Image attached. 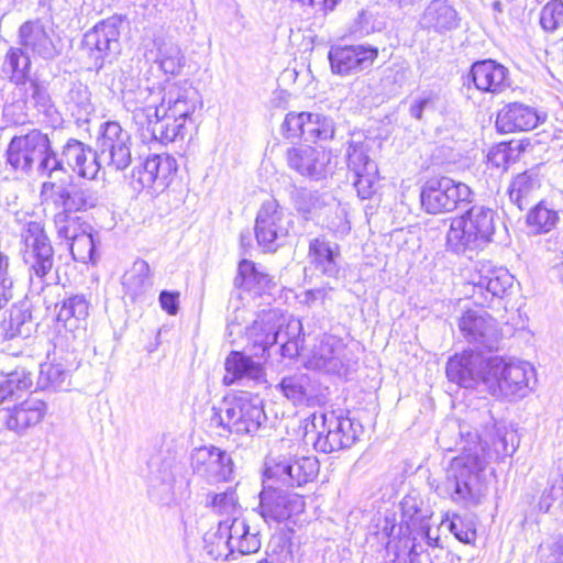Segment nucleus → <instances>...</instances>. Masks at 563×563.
<instances>
[{
  "instance_id": "f257e3e1",
  "label": "nucleus",
  "mask_w": 563,
  "mask_h": 563,
  "mask_svg": "<svg viewBox=\"0 0 563 563\" xmlns=\"http://www.w3.org/2000/svg\"><path fill=\"white\" fill-rule=\"evenodd\" d=\"M449 429H457L460 442L456 450L462 454L452 460L445 479L437 488L438 493L463 507L478 505L483 496L482 472L488 461L512 455L517 437L504 423H497L489 410H473L467 421L453 422L440 432L438 441L441 446L452 451L445 442Z\"/></svg>"
},
{
  "instance_id": "f03ea898",
  "label": "nucleus",
  "mask_w": 563,
  "mask_h": 563,
  "mask_svg": "<svg viewBox=\"0 0 563 563\" xmlns=\"http://www.w3.org/2000/svg\"><path fill=\"white\" fill-rule=\"evenodd\" d=\"M16 221L21 224V252L29 274L30 288L33 292L41 294L46 286L55 284L58 279L53 272L54 247L43 221L35 220L29 214L16 218Z\"/></svg>"
},
{
  "instance_id": "7ed1b4c3",
  "label": "nucleus",
  "mask_w": 563,
  "mask_h": 563,
  "mask_svg": "<svg viewBox=\"0 0 563 563\" xmlns=\"http://www.w3.org/2000/svg\"><path fill=\"white\" fill-rule=\"evenodd\" d=\"M4 157L11 170L26 176L35 172L40 176L52 177L54 167L60 166L48 135L38 129L14 135L7 146Z\"/></svg>"
},
{
  "instance_id": "20e7f679",
  "label": "nucleus",
  "mask_w": 563,
  "mask_h": 563,
  "mask_svg": "<svg viewBox=\"0 0 563 563\" xmlns=\"http://www.w3.org/2000/svg\"><path fill=\"white\" fill-rule=\"evenodd\" d=\"M210 426L238 435H254L267 421L263 400L243 391L212 406Z\"/></svg>"
},
{
  "instance_id": "39448f33",
  "label": "nucleus",
  "mask_w": 563,
  "mask_h": 563,
  "mask_svg": "<svg viewBox=\"0 0 563 563\" xmlns=\"http://www.w3.org/2000/svg\"><path fill=\"white\" fill-rule=\"evenodd\" d=\"M495 233V211L474 205L459 217L451 219L446 233V249L455 254L483 250Z\"/></svg>"
},
{
  "instance_id": "423d86ee",
  "label": "nucleus",
  "mask_w": 563,
  "mask_h": 563,
  "mask_svg": "<svg viewBox=\"0 0 563 563\" xmlns=\"http://www.w3.org/2000/svg\"><path fill=\"white\" fill-rule=\"evenodd\" d=\"M533 377L534 371L529 363L506 361L500 356L487 357L485 387L495 397H525L531 390L530 380Z\"/></svg>"
},
{
  "instance_id": "0eeeda50",
  "label": "nucleus",
  "mask_w": 563,
  "mask_h": 563,
  "mask_svg": "<svg viewBox=\"0 0 563 563\" xmlns=\"http://www.w3.org/2000/svg\"><path fill=\"white\" fill-rule=\"evenodd\" d=\"M312 427L316 429L313 446L322 453L351 448L363 433L361 422L351 419L342 410L313 415Z\"/></svg>"
},
{
  "instance_id": "6e6552de",
  "label": "nucleus",
  "mask_w": 563,
  "mask_h": 563,
  "mask_svg": "<svg viewBox=\"0 0 563 563\" xmlns=\"http://www.w3.org/2000/svg\"><path fill=\"white\" fill-rule=\"evenodd\" d=\"M307 363L312 369L343 378L354 373L357 366L356 357L343 339L328 333L317 339Z\"/></svg>"
},
{
  "instance_id": "1a4fd4ad",
  "label": "nucleus",
  "mask_w": 563,
  "mask_h": 563,
  "mask_svg": "<svg viewBox=\"0 0 563 563\" xmlns=\"http://www.w3.org/2000/svg\"><path fill=\"white\" fill-rule=\"evenodd\" d=\"M473 192L471 188L451 177H431L420 190L421 208L429 214L452 212L463 205L470 203Z\"/></svg>"
},
{
  "instance_id": "9d476101",
  "label": "nucleus",
  "mask_w": 563,
  "mask_h": 563,
  "mask_svg": "<svg viewBox=\"0 0 563 563\" xmlns=\"http://www.w3.org/2000/svg\"><path fill=\"white\" fill-rule=\"evenodd\" d=\"M118 16H110L87 31L82 38V47L91 60L92 68L99 71L107 63H112L121 52L120 26Z\"/></svg>"
},
{
  "instance_id": "9b49d317",
  "label": "nucleus",
  "mask_w": 563,
  "mask_h": 563,
  "mask_svg": "<svg viewBox=\"0 0 563 563\" xmlns=\"http://www.w3.org/2000/svg\"><path fill=\"white\" fill-rule=\"evenodd\" d=\"M131 146V135L119 122L107 121L100 125L96 151L101 168L126 169L132 163Z\"/></svg>"
},
{
  "instance_id": "f8f14e48",
  "label": "nucleus",
  "mask_w": 563,
  "mask_h": 563,
  "mask_svg": "<svg viewBox=\"0 0 563 563\" xmlns=\"http://www.w3.org/2000/svg\"><path fill=\"white\" fill-rule=\"evenodd\" d=\"M292 220L276 199L265 200L255 220V238L265 252H274L284 244Z\"/></svg>"
},
{
  "instance_id": "ddd939ff",
  "label": "nucleus",
  "mask_w": 563,
  "mask_h": 563,
  "mask_svg": "<svg viewBox=\"0 0 563 563\" xmlns=\"http://www.w3.org/2000/svg\"><path fill=\"white\" fill-rule=\"evenodd\" d=\"M278 485L265 477L260 493V515L268 525L285 522L305 509L302 496L286 492Z\"/></svg>"
},
{
  "instance_id": "4468645a",
  "label": "nucleus",
  "mask_w": 563,
  "mask_h": 563,
  "mask_svg": "<svg viewBox=\"0 0 563 563\" xmlns=\"http://www.w3.org/2000/svg\"><path fill=\"white\" fill-rule=\"evenodd\" d=\"M319 467L316 456H283L272 465H266L264 476L280 486L301 487L317 477Z\"/></svg>"
},
{
  "instance_id": "2eb2a0df",
  "label": "nucleus",
  "mask_w": 563,
  "mask_h": 563,
  "mask_svg": "<svg viewBox=\"0 0 563 563\" xmlns=\"http://www.w3.org/2000/svg\"><path fill=\"white\" fill-rule=\"evenodd\" d=\"M470 284L473 287L472 298L479 306L488 305L495 298H503L514 284V276L504 267L490 262H479Z\"/></svg>"
},
{
  "instance_id": "dca6fc26",
  "label": "nucleus",
  "mask_w": 563,
  "mask_h": 563,
  "mask_svg": "<svg viewBox=\"0 0 563 563\" xmlns=\"http://www.w3.org/2000/svg\"><path fill=\"white\" fill-rule=\"evenodd\" d=\"M190 466L194 474L211 484L230 482L234 473L231 454L214 445L195 448L190 453Z\"/></svg>"
},
{
  "instance_id": "f3484780",
  "label": "nucleus",
  "mask_w": 563,
  "mask_h": 563,
  "mask_svg": "<svg viewBox=\"0 0 563 563\" xmlns=\"http://www.w3.org/2000/svg\"><path fill=\"white\" fill-rule=\"evenodd\" d=\"M176 172L177 162L173 156L154 154L133 168L131 184L135 190L152 189L158 194L168 187Z\"/></svg>"
},
{
  "instance_id": "a211bd4d",
  "label": "nucleus",
  "mask_w": 563,
  "mask_h": 563,
  "mask_svg": "<svg viewBox=\"0 0 563 563\" xmlns=\"http://www.w3.org/2000/svg\"><path fill=\"white\" fill-rule=\"evenodd\" d=\"M379 55L371 44L336 45L328 53L331 71L341 77L353 76L373 66Z\"/></svg>"
},
{
  "instance_id": "6ab92c4d",
  "label": "nucleus",
  "mask_w": 563,
  "mask_h": 563,
  "mask_svg": "<svg viewBox=\"0 0 563 563\" xmlns=\"http://www.w3.org/2000/svg\"><path fill=\"white\" fill-rule=\"evenodd\" d=\"M459 329L464 339L475 350L498 349L500 332L497 321L485 311L467 310L459 320Z\"/></svg>"
},
{
  "instance_id": "aec40b11",
  "label": "nucleus",
  "mask_w": 563,
  "mask_h": 563,
  "mask_svg": "<svg viewBox=\"0 0 563 563\" xmlns=\"http://www.w3.org/2000/svg\"><path fill=\"white\" fill-rule=\"evenodd\" d=\"M285 319L278 310H263L245 328L249 343L252 345L253 356L260 360L268 357V350L283 336Z\"/></svg>"
},
{
  "instance_id": "412c9836",
  "label": "nucleus",
  "mask_w": 563,
  "mask_h": 563,
  "mask_svg": "<svg viewBox=\"0 0 563 563\" xmlns=\"http://www.w3.org/2000/svg\"><path fill=\"white\" fill-rule=\"evenodd\" d=\"M217 545L223 544L229 553H255L261 549V539L257 530L251 531L245 519L234 517L221 520L214 534Z\"/></svg>"
},
{
  "instance_id": "4be33fe9",
  "label": "nucleus",
  "mask_w": 563,
  "mask_h": 563,
  "mask_svg": "<svg viewBox=\"0 0 563 563\" xmlns=\"http://www.w3.org/2000/svg\"><path fill=\"white\" fill-rule=\"evenodd\" d=\"M288 167L302 177L320 180L331 174V154L310 145L292 146L287 150Z\"/></svg>"
},
{
  "instance_id": "5701e85b",
  "label": "nucleus",
  "mask_w": 563,
  "mask_h": 563,
  "mask_svg": "<svg viewBox=\"0 0 563 563\" xmlns=\"http://www.w3.org/2000/svg\"><path fill=\"white\" fill-rule=\"evenodd\" d=\"M487 357L482 351H465L455 354L446 363V377L450 382L464 388L485 386Z\"/></svg>"
},
{
  "instance_id": "b1692460",
  "label": "nucleus",
  "mask_w": 563,
  "mask_h": 563,
  "mask_svg": "<svg viewBox=\"0 0 563 563\" xmlns=\"http://www.w3.org/2000/svg\"><path fill=\"white\" fill-rule=\"evenodd\" d=\"M98 161L96 150L79 140L69 139L63 145L60 155L57 154L60 166L54 167V173L66 174L69 168L82 178L95 179L101 169Z\"/></svg>"
},
{
  "instance_id": "393cba45",
  "label": "nucleus",
  "mask_w": 563,
  "mask_h": 563,
  "mask_svg": "<svg viewBox=\"0 0 563 563\" xmlns=\"http://www.w3.org/2000/svg\"><path fill=\"white\" fill-rule=\"evenodd\" d=\"M46 402L29 398L18 405L0 409V423L18 437L37 426L46 416Z\"/></svg>"
},
{
  "instance_id": "a878e982",
  "label": "nucleus",
  "mask_w": 563,
  "mask_h": 563,
  "mask_svg": "<svg viewBox=\"0 0 563 563\" xmlns=\"http://www.w3.org/2000/svg\"><path fill=\"white\" fill-rule=\"evenodd\" d=\"M49 198L57 212L66 214L86 212L96 208L100 201L98 190L86 183L59 186L52 191Z\"/></svg>"
},
{
  "instance_id": "bb28decb",
  "label": "nucleus",
  "mask_w": 563,
  "mask_h": 563,
  "mask_svg": "<svg viewBox=\"0 0 563 563\" xmlns=\"http://www.w3.org/2000/svg\"><path fill=\"white\" fill-rule=\"evenodd\" d=\"M200 103L198 90L188 81L169 84L164 89L159 108L186 125Z\"/></svg>"
},
{
  "instance_id": "cd10ccee",
  "label": "nucleus",
  "mask_w": 563,
  "mask_h": 563,
  "mask_svg": "<svg viewBox=\"0 0 563 563\" xmlns=\"http://www.w3.org/2000/svg\"><path fill=\"white\" fill-rule=\"evenodd\" d=\"M53 36V30L46 27L41 20L26 21L19 29V43L23 51L45 60H52L59 55Z\"/></svg>"
},
{
  "instance_id": "c85d7f7f",
  "label": "nucleus",
  "mask_w": 563,
  "mask_h": 563,
  "mask_svg": "<svg viewBox=\"0 0 563 563\" xmlns=\"http://www.w3.org/2000/svg\"><path fill=\"white\" fill-rule=\"evenodd\" d=\"M467 78L482 92L500 93L510 86L509 70L494 59L473 63Z\"/></svg>"
},
{
  "instance_id": "c756f323",
  "label": "nucleus",
  "mask_w": 563,
  "mask_h": 563,
  "mask_svg": "<svg viewBox=\"0 0 563 563\" xmlns=\"http://www.w3.org/2000/svg\"><path fill=\"white\" fill-rule=\"evenodd\" d=\"M545 115L538 113L536 108L521 102L505 104L497 113L496 129L500 133L530 131L543 122Z\"/></svg>"
},
{
  "instance_id": "7c9ffc66",
  "label": "nucleus",
  "mask_w": 563,
  "mask_h": 563,
  "mask_svg": "<svg viewBox=\"0 0 563 563\" xmlns=\"http://www.w3.org/2000/svg\"><path fill=\"white\" fill-rule=\"evenodd\" d=\"M162 96L159 87L148 85H137L122 91L124 107L133 113V120L139 126H144V121L159 109Z\"/></svg>"
},
{
  "instance_id": "2f4dec72",
  "label": "nucleus",
  "mask_w": 563,
  "mask_h": 563,
  "mask_svg": "<svg viewBox=\"0 0 563 563\" xmlns=\"http://www.w3.org/2000/svg\"><path fill=\"white\" fill-rule=\"evenodd\" d=\"M308 260L323 276L338 278L341 271V247L325 235H319L309 241Z\"/></svg>"
},
{
  "instance_id": "473e14b6",
  "label": "nucleus",
  "mask_w": 563,
  "mask_h": 563,
  "mask_svg": "<svg viewBox=\"0 0 563 563\" xmlns=\"http://www.w3.org/2000/svg\"><path fill=\"white\" fill-rule=\"evenodd\" d=\"M142 137L157 141L162 144L175 142L177 139H184L187 129L180 121L172 118L161 108L144 121V126H140Z\"/></svg>"
},
{
  "instance_id": "72a5a7b5",
  "label": "nucleus",
  "mask_w": 563,
  "mask_h": 563,
  "mask_svg": "<svg viewBox=\"0 0 563 563\" xmlns=\"http://www.w3.org/2000/svg\"><path fill=\"white\" fill-rule=\"evenodd\" d=\"M253 357L243 352L232 351L225 358L227 374L223 377V383L229 386L242 379L262 382L265 376L264 367Z\"/></svg>"
},
{
  "instance_id": "f704fd0d",
  "label": "nucleus",
  "mask_w": 563,
  "mask_h": 563,
  "mask_svg": "<svg viewBox=\"0 0 563 563\" xmlns=\"http://www.w3.org/2000/svg\"><path fill=\"white\" fill-rule=\"evenodd\" d=\"M89 301L85 295H71L56 305V308H58L56 320L75 339L76 331L86 329L85 323L89 316Z\"/></svg>"
},
{
  "instance_id": "c9c22d12",
  "label": "nucleus",
  "mask_w": 563,
  "mask_h": 563,
  "mask_svg": "<svg viewBox=\"0 0 563 563\" xmlns=\"http://www.w3.org/2000/svg\"><path fill=\"white\" fill-rule=\"evenodd\" d=\"M419 23L422 29L442 34L455 30L460 24V18L448 0H432L424 9Z\"/></svg>"
},
{
  "instance_id": "e433bc0d",
  "label": "nucleus",
  "mask_w": 563,
  "mask_h": 563,
  "mask_svg": "<svg viewBox=\"0 0 563 563\" xmlns=\"http://www.w3.org/2000/svg\"><path fill=\"white\" fill-rule=\"evenodd\" d=\"M233 284L235 288H242L254 296H260L275 286L273 277L264 267L249 260H242L239 263L238 275Z\"/></svg>"
},
{
  "instance_id": "4c0bfd02",
  "label": "nucleus",
  "mask_w": 563,
  "mask_h": 563,
  "mask_svg": "<svg viewBox=\"0 0 563 563\" xmlns=\"http://www.w3.org/2000/svg\"><path fill=\"white\" fill-rule=\"evenodd\" d=\"M3 338L5 340L27 339L35 329L31 303L21 301L10 309L9 319L3 322Z\"/></svg>"
},
{
  "instance_id": "58836bf2",
  "label": "nucleus",
  "mask_w": 563,
  "mask_h": 563,
  "mask_svg": "<svg viewBox=\"0 0 563 563\" xmlns=\"http://www.w3.org/2000/svg\"><path fill=\"white\" fill-rule=\"evenodd\" d=\"M539 188V175L533 169H530L518 174L511 180L507 194L511 203L523 210L533 202Z\"/></svg>"
},
{
  "instance_id": "ea45409f",
  "label": "nucleus",
  "mask_w": 563,
  "mask_h": 563,
  "mask_svg": "<svg viewBox=\"0 0 563 563\" xmlns=\"http://www.w3.org/2000/svg\"><path fill=\"white\" fill-rule=\"evenodd\" d=\"M277 388L295 405H307L317 396L311 378L307 374L286 376Z\"/></svg>"
},
{
  "instance_id": "a19ab883",
  "label": "nucleus",
  "mask_w": 563,
  "mask_h": 563,
  "mask_svg": "<svg viewBox=\"0 0 563 563\" xmlns=\"http://www.w3.org/2000/svg\"><path fill=\"white\" fill-rule=\"evenodd\" d=\"M31 59L22 47H11L3 63V71L9 74L10 81L15 85L16 89L25 88L29 80Z\"/></svg>"
},
{
  "instance_id": "79ce46f5",
  "label": "nucleus",
  "mask_w": 563,
  "mask_h": 563,
  "mask_svg": "<svg viewBox=\"0 0 563 563\" xmlns=\"http://www.w3.org/2000/svg\"><path fill=\"white\" fill-rule=\"evenodd\" d=\"M150 265L144 260H136L122 276V286L131 298L144 294L151 286Z\"/></svg>"
},
{
  "instance_id": "37998d69",
  "label": "nucleus",
  "mask_w": 563,
  "mask_h": 563,
  "mask_svg": "<svg viewBox=\"0 0 563 563\" xmlns=\"http://www.w3.org/2000/svg\"><path fill=\"white\" fill-rule=\"evenodd\" d=\"M70 386L69 371L62 364L45 363L40 366L36 387L42 390L66 391Z\"/></svg>"
},
{
  "instance_id": "c03bdc74",
  "label": "nucleus",
  "mask_w": 563,
  "mask_h": 563,
  "mask_svg": "<svg viewBox=\"0 0 563 563\" xmlns=\"http://www.w3.org/2000/svg\"><path fill=\"white\" fill-rule=\"evenodd\" d=\"M32 384L33 373L25 367H16L0 382V402L19 397L20 393L31 388Z\"/></svg>"
},
{
  "instance_id": "a18cd8bd",
  "label": "nucleus",
  "mask_w": 563,
  "mask_h": 563,
  "mask_svg": "<svg viewBox=\"0 0 563 563\" xmlns=\"http://www.w3.org/2000/svg\"><path fill=\"white\" fill-rule=\"evenodd\" d=\"M411 77V68L407 60L397 58L383 70L382 85L386 92L396 95Z\"/></svg>"
},
{
  "instance_id": "49530a36",
  "label": "nucleus",
  "mask_w": 563,
  "mask_h": 563,
  "mask_svg": "<svg viewBox=\"0 0 563 563\" xmlns=\"http://www.w3.org/2000/svg\"><path fill=\"white\" fill-rule=\"evenodd\" d=\"M558 211L550 209L543 201L537 203L527 214V225L533 234L550 232L559 222Z\"/></svg>"
},
{
  "instance_id": "de8ad7c7",
  "label": "nucleus",
  "mask_w": 563,
  "mask_h": 563,
  "mask_svg": "<svg viewBox=\"0 0 563 563\" xmlns=\"http://www.w3.org/2000/svg\"><path fill=\"white\" fill-rule=\"evenodd\" d=\"M290 199L296 211L305 219H309L324 206L323 196L319 191L303 187L294 188Z\"/></svg>"
},
{
  "instance_id": "09e8293b",
  "label": "nucleus",
  "mask_w": 563,
  "mask_h": 563,
  "mask_svg": "<svg viewBox=\"0 0 563 563\" xmlns=\"http://www.w3.org/2000/svg\"><path fill=\"white\" fill-rule=\"evenodd\" d=\"M402 521L408 529H415L418 526V534L422 539H430V527L426 521L427 515L422 514L419 504L415 497L406 496L401 501Z\"/></svg>"
},
{
  "instance_id": "8fccbe9b",
  "label": "nucleus",
  "mask_w": 563,
  "mask_h": 563,
  "mask_svg": "<svg viewBox=\"0 0 563 563\" xmlns=\"http://www.w3.org/2000/svg\"><path fill=\"white\" fill-rule=\"evenodd\" d=\"M54 225L59 238L74 242L80 235V231L88 232L92 227L81 221L80 217L56 212L54 214Z\"/></svg>"
},
{
  "instance_id": "3c124183",
  "label": "nucleus",
  "mask_w": 563,
  "mask_h": 563,
  "mask_svg": "<svg viewBox=\"0 0 563 563\" xmlns=\"http://www.w3.org/2000/svg\"><path fill=\"white\" fill-rule=\"evenodd\" d=\"M24 95V103L32 104L40 112L48 113L52 108L51 96L44 85L35 79H30L25 88H19Z\"/></svg>"
},
{
  "instance_id": "603ef678",
  "label": "nucleus",
  "mask_w": 563,
  "mask_h": 563,
  "mask_svg": "<svg viewBox=\"0 0 563 563\" xmlns=\"http://www.w3.org/2000/svg\"><path fill=\"white\" fill-rule=\"evenodd\" d=\"M353 186L361 199H369L377 189L378 167L377 164H368L363 173L352 174Z\"/></svg>"
},
{
  "instance_id": "864d4df0",
  "label": "nucleus",
  "mask_w": 563,
  "mask_h": 563,
  "mask_svg": "<svg viewBox=\"0 0 563 563\" xmlns=\"http://www.w3.org/2000/svg\"><path fill=\"white\" fill-rule=\"evenodd\" d=\"M207 505L218 515L232 519L239 511L238 496L234 489L228 488L223 493L208 495Z\"/></svg>"
},
{
  "instance_id": "5fc2aeb1",
  "label": "nucleus",
  "mask_w": 563,
  "mask_h": 563,
  "mask_svg": "<svg viewBox=\"0 0 563 563\" xmlns=\"http://www.w3.org/2000/svg\"><path fill=\"white\" fill-rule=\"evenodd\" d=\"M157 62L165 74L174 75L184 66V55L178 45L164 43L158 47Z\"/></svg>"
},
{
  "instance_id": "6e6d98bb",
  "label": "nucleus",
  "mask_w": 563,
  "mask_h": 563,
  "mask_svg": "<svg viewBox=\"0 0 563 563\" xmlns=\"http://www.w3.org/2000/svg\"><path fill=\"white\" fill-rule=\"evenodd\" d=\"M540 24L547 32L563 31V0H551L541 9Z\"/></svg>"
},
{
  "instance_id": "4d7b16f0",
  "label": "nucleus",
  "mask_w": 563,
  "mask_h": 563,
  "mask_svg": "<svg viewBox=\"0 0 563 563\" xmlns=\"http://www.w3.org/2000/svg\"><path fill=\"white\" fill-rule=\"evenodd\" d=\"M346 159L351 174L363 173L368 164H376L368 156V145L364 142L351 141L346 150Z\"/></svg>"
},
{
  "instance_id": "13d9d810",
  "label": "nucleus",
  "mask_w": 563,
  "mask_h": 563,
  "mask_svg": "<svg viewBox=\"0 0 563 563\" xmlns=\"http://www.w3.org/2000/svg\"><path fill=\"white\" fill-rule=\"evenodd\" d=\"M93 229L80 231L79 238L69 244L73 258L80 263H88L93 261L96 253V243L93 239Z\"/></svg>"
},
{
  "instance_id": "bf43d9fd",
  "label": "nucleus",
  "mask_w": 563,
  "mask_h": 563,
  "mask_svg": "<svg viewBox=\"0 0 563 563\" xmlns=\"http://www.w3.org/2000/svg\"><path fill=\"white\" fill-rule=\"evenodd\" d=\"M68 104L73 107V113L81 117L89 114L92 110V103L90 101V91L87 86L82 84H75L70 88L67 95Z\"/></svg>"
},
{
  "instance_id": "052dcab7",
  "label": "nucleus",
  "mask_w": 563,
  "mask_h": 563,
  "mask_svg": "<svg viewBox=\"0 0 563 563\" xmlns=\"http://www.w3.org/2000/svg\"><path fill=\"white\" fill-rule=\"evenodd\" d=\"M300 331L301 322L299 320H291L286 324L285 336H287V341L280 344V354L283 357L294 358L299 354Z\"/></svg>"
},
{
  "instance_id": "680f3d73",
  "label": "nucleus",
  "mask_w": 563,
  "mask_h": 563,
  "mask_svg": "<svg viewBox=\"0 0 563 563\" xmlns=\"http://www.w3.org/2000/svg\"><path fill=\"white\" fill-rule=\"evenodd\" d=\"M441 525L446 527L450 532L463 543H471L476 538L475 529L466 525L459 515H453L452 518L442 520Z\"/></svg>"
},
{
  "instance_id": "e2e57ef3",
  "label": "nucleus",
  "mask_w": 563,
  "mask_h": 563,
  "mask_svg": "<svg viewBox=\"0 0 563 563\" xmlns=\"http://www.w3.org/2000/svg\"><path fill=\"white\" fill-rule=\"evenodd\" d=\"M249 311L244 307H236L227 319V336L233 342L235 336L245 333L243 324L246 322Z\"/></svg>"
},
{
  "instance_id": "0e129e2a",
  "label": "nucleus",
  "mask_w": 563,
  "mask_h": 563,
  "mask_svg": "<svg viewBox=\"0 0 563 563\" xmlns=\"http://www.w3.org/2000/svg\"><path fill=\"white\" fill-rule=\"evenodd\" d=\"M305 117L303 112H289L286 114L282 131L287 139H299L303 135Z\"/></svg>"
},
{
  "instance_id": "69168bd1",
  "label": "nucleus",
  "mask_w": 563,
  "mask_h": 563,
  "mask_svg": "<svg viewBox=\"0 0 563 563\" xmlns=\"http://www.w3.org/2000/svg\"><path fill=\"white\" fill-rule=\"evenodd\" d=\"M424 540L428 544L426 563H460L459 556L442 547L433 544L438 539L430 537V539Z\"/></svg>"
},
{
  "instance_id": "338daca9",
  "label": "nucleus",
  "mask_w": 563,
  "mask_h": 563,
  "mask_svg": "<svg viewBox=\"0 0 563 563\" xmlns=\"http://www.w3.org/2000/svg\"><path fill=\"white\" fill-rule=\"evenodd\" d=\"M438 101L439 97L437 93L432 91L423 92L411 103L409 108L410 115L417 120H421L423 111L435 110Z\"/></svg>"
},
{
  "instance_id": "774afa93",
  "label": "nucleus",
  "mask_w": 563,
  "mask_h": 563,
  "mask_svg": "<svg viewBox=\"0 0 563 563\" xmlns=\"http://www.w3.org/2000/svg\"><path fill=\"white\" fill-rule=\"evenodd\" d=\"M314 142L333 139L335 133L334 121L327 115L318 113L316 117Z\"/></svg>"
}]
</instances>
